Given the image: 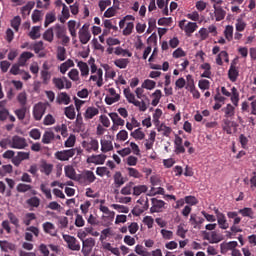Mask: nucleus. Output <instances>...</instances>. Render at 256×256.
Returning <instances> with one entry per match:
<instances>
[{"label":"nucleus","mask_w":256,"mask_h":256,"mask_svg":"<svg viewBox=\"0 0 256 256\" xmlns=\"http://www.w3.org/2000/svg\"><path fill=\"white\" fill-rule=\"evenodd\" d=\"M35 219H37L35 213H27L24 218V225L29 227V225H31V221H35Z\"/></svg>","instance_id":"obj_61"},{"label":"nucleus","mask_w":256,"mask_h":256,"mask_svg":"<svg viewBox=\"0 0 256 256\" xmlns=\"http://www.w3.org/2000/svg\"><path fill=\"white\" fill-rule=\"evenodd\" d=\"M52 83L54 87H56V89H58L59 91L63 90L64 87L65 89H71L72 87V83L69 81V79H67V77H62V78L55 77L52 79Z\"/></svg>","instance_id":"obj_6"},{"label":"nucleus","mask_w":256,"mask_h":256,"mask_svg":"<svg viewBox=\"0 0 256 256\" xmlns=\"http://www.w3.org/2000/svg\"><path fill=\"white\" fill-rule=\"evenodd\" d=\"M57 39H61V37H64V35H67V30L65 29V26L61 24H56L52 27Z\"/></svg>","instance_id":"obj_22"},{"label":"nucleus","mask_w":256,"mask_h":256,"mask_svg":"<svg viewBox=\"0 0 256 256\" xmlns=\"http://www.w3.org/2000/svg\"><path fill=\"white\" fill-rule=\"evenodd\" d=\"M189 223L194 229H201L200 225L205 223V219L203 217L197 216L195 213H192L190 215Z\"/></svg>","instance_id":"obj_13"},{"label":"nucleus","mask_w":256,"mask_h":256,"mask_svg":"<svg viewBox=\"0 0 256 256\" xmlns=\"http://www.w3.org/2000/svg\"><path fill=\"white\" fill-rule=\"evenodd\" d=\"M114 53L115 55H122V57H133V53L121 47H116Z\"/></svg>","instance_id":"obj_44"},{"label":"nucleus","mask_w":256,"mask_h":256,"mask_svg":"<svg viewBox=\"0 0 256 256\" xmlns=\"http://www.w3.org/2000/svg\"><path fill=\"white\" fill-rule=\"evenodd\" d=\"M44 233L50 235L51 237H57V229H55V224L51 222H45L42 224Z\"/></svg>","instance_id":"obj_16"},{"label":"nucleus","mask_w":256,"mask_h":256,"mask_svg":"<svg viewBox=\"0 0 256 256\" xmlns=\"http://www.w3.org/2000/svg\"><path fill=\"white\" fill-rule=\"evenodd\" d=\"M128 175L130 177H133L134 179H141V177H143V174H141V172H139V170L135 169V168H131L128 167L126 168Z\"/></svg>","instance_id":"obj_43"},{"label":"nucleus","mask_w":256,"mask_h":256,"mask_svg":"<svg viewBox=\"0 0 256 256\" xmlns=\"http://www.w3.org/2000/svg\"><path fill=\"white\" fill-rule=\"evenodd\" d=\"M79 39L82 45H87L88 41H91V32H89L88 24H84L79 30Z\"/></svg>","instance_id":"obj_8"},{"label":"nucleus","mask_w":256,"mask_h":256,"mask_svg":"<svg viewBox=\"0 0 256 256\" xmlns=\"http://www.w3.org/2000/svg\"><path fill=\"white\" fill-rule=\"evenodd\" d=\"M238 243L237 241H230L228 243H222L220 245L221 253H227V251H234L237 247Z\"/></svg>","instance_id":"obj_20"},{"label":"nucleus","mask_w":256,"mask_h":256,"mask_svg":"<svg viewBox=\"0 0 256 256\" xmlns=\"http://www.w3.org/2000/svg\"><path fill=\"white\" fill-rule=\"evenodd\" d=\"M237 61L234 59L231 62L230 68L228 70V79L232 82L235 83L237 79L239 78V69H237Z\"/></svg>","instance_id":"obj_9"},{"label":"nucleus","mask_w":256,"mask_h":256,"mask_svg":"<svg viewBox=\"0 0 256 256\" xmlns=\"http://www.w3.org/2000/svg\"><path fill=\"white\" fill-rule=\"evenodd\" d=\"M17 101L21 105V107H25V105H27V93H19L17 96Z\"/></svg>","instance_id":"obj_59"},{"label":"nucleus","mask_w":256,"mask_h":256,"mask_svg":"<svg viewBox=\"0 0 256 256\" xmlns=\"http://www.w3.org/2000/svg\"><path fill=\"white\" fill-rule=\"evenodd\" d=\"M62 237L65 243H67V247L70 249V251H81V244L79 243V240L75 238V236L63 234Z\"/></svg>","instance_id":"obj_2"},{"label":"nucleus","mask_w":256,"mask_h":256,"mask_svg":"<svg viewBox=\"0 0 256 256\" xmlns=\"http://www.w3.org/2000/svg\"><path fill=\"white\" fill-rule=\"evenodd\" d=\"M81 179H84L86 181V183L91 185V183H95V179H97V177L95 176V173H93V171L85 170L82 173Z\"/></svg>","instance_id":"obj_21"},{"label":"nucleus","mask_w":256,"mask_h":256,"mask_svg":"<svg viewBox=\"0 0 256 256\" xmlns=\"http://www.w3.org/2000/svg\"><path fill=\"white\" fill-rule=\"evenodd\" d=\"M90 81L96 82L97 87H103V69L99 68L96 75H91Z\"/></svg>","instance_id":"obj_19"},{"label":"nucleus","mask_w":256,"mask_h":256,"mask_svg":"<svg viewBox=\"0 0 256 256\" xmlns=\"http://www.w3.org/2000/svg\"><path fill=\"white\" fill-rule=\"evenodd\" d=\"M130 61L128 58H119L114 61V65L118 67V69H127Z\"/></svg>","instance_id":"obj_32"},{"label":"nucleus","mask_w":256,"mask_h":256,"mask_svg":"<svg viewBox=\"0 0 256 256\" xmlns=\"http://www.w3.org/2000/svg\"><path fill=\"white\" fill-rule=\"evenodd\" d=\"M107 139H102L100 141L102 153H109V151H113V142L111 141V136H107Z\"/></svg>","instance_id":"obj_17"},{"label":"nucleus","mask_w":256,"mask_h":256,"mask_svg":"<svg viewBox=\"0 0 256 256\" xmlns=\"http://www.w3.org/2000/svg\"><path fill=\"white\" fill-rule=\"evenodd\" d=\"M27 203L30 207H39V205H41V199H39L37 196H34L29 198Z\"/></svg>","instance_id":"obj_60"},{"label":"nucleus","mask_w":256,"mask_h":256,"mask_svg":"<svg viewBox=\"0 0 256 256\" xmlns=\"http://www.w3.org/2000/svg\"><path fill=\"white\" fill-rule=\"evenodd\" d=\"M198 87L201 89V91H205L211 87V82L207 79H201L198 82Z\"/></svg>","instance_id":"obj_54"},{"label":"nucleus","mask_w":256,"mask_h":256,"mask_svg":"<svg viewBox=\"0 0 256 256\" xmlns=\"http://www.w3.org/2000/svg\"><path fill=\"white\" fill-rule=\"evenodd\" d=\"M77 67L80 69V73L82 77L89 76V65L83 61H79Z\"/></svg>","instance_id":"obj_31"},{"label":"nucleus","mask_w":256,"mask_h":256,"mask_svg":"<svg viewBox=\"0 0 256 256\" xmlns=\"http://www.w3.org/2000/svg\"><path fill=\"white\" fill-rule=\"evenodd\" d=\"M225 117H233L235 115V107L231 104H227L226 107L222 108Z\"/></svg>","instance_id":"obj_42"},{"label":"nucleus","mask_w":256,"mask_h":256,"mask_svg":"<svg viewBox=\"0 0 256 256\" xmlns=\"http://www.w3.org/2000/svg\"><path fill=\"white\" fill-rule=\"evenodd\" d=\"M232 127H237V123L232 122L229 119H225L222 129L227 133V135H231L233 133Z\"/></svg>","instance_id":"obj_26"},{"label":"nucleus","mask_w":256,"mask_h":256,"mask_svg":"<svg viewBox=\"0 0 256 256\" xmlns=\"http://www.w3.org/2000/svg\"><path fill=\"white\" fill-rule=\"evenodd\" d=\"M11 149H25L27 147V140L24 137L15 135L9 140Z\"/></svg>","instance_id":"obj_5"},{"label":"nucleus","mask_w":256,"mask_h":256,"mask_svg":"<svg viewBox=\"0 0 256 256\" xmlns=\"http://www.w3.org/2000/svg\"><path fill=\"white\" fill-rule=\"evenodd\" d=\"M157 85V83L153 80L146 79L143 84L142 88L143 89H148V91L153 90V88Z\"/></svg>","instance_id":"obj_58"},{"label":"nucleus","mask_w":256,"mask_h":256,"mask_svg":"<svg viewBox=\"0 0 256 256\" xmlns=\"http://www.w3.org/2000/svg\"><path fill=\"white\" fill-rule=\"evenodd\" d=\"M31 189H33V186L30 184L19 183L16 186V191L18 193H27L28 191H31Z\"/></svg>","instance_id":"obj_37"},{"label":"nucleus","mask_w":256,"mask_h":256,"mask_svg":"<svg viewBox=\"0 0 256 256\" xmlns=\"http://www.w3.org/2000/svg\"><path fill=\"white\" fill-rule=\"evenodd\" d=\"M35 7V2L29 1L25 6L21 8V13L23 16L29 15L31 13V10Z\"/></svg>","instance_id":"obj_40"},{"label":"nucleus","mask_w":256,"mask_h":256,"mask_svg":"<svg viewBox=\"0 0 256 256\" xmlns=\"http://www.w3.org/2000/svg\"><path fill=\"white\" fill-rule=\"evenodd\" d=\"M26 114H27L26 106H21L20 109L15 110V115L19 119V121H23V119H25Z\"/></svg>","instance_id":"obj_49"},{"label":"nucleus","mask_w":256,"mask_h":256,"mask_svg":"<svg viewBox=\"0 0 256 256\" xmlns=\"http://www.w3.org/2000/svg\"><path fill=\"white\" fill-rule=\"evenodd\" d=\"M43 124L44 125H55V117H53V115L51 114H47L45 117H44V120H43Z\"/></svg>","instance_id":"obj_64"},{"label":"nucleus","mask_w":256,"mask_h":256,"mask_svg":"<svg viewBox=\"0 0 256 256\" xmlns=\"http://www.w3.org/2000/svg\"><path fill=\"white\" fill-rule=\"evenodd\" d=\"M82 147L87 151V153H92V151H99V141L97 139H91L90 142L84 141Z\"/></svg>","instance_id":"obj_11"},{"label":"nucleus","mask_w":256,"mask_h":256,"mask_svg":"<svg viewBox=\"0 0 256 256\" xmlns=\"http://www.w3.org/2000/svg\"><path fill=\"white\" fill-rule=\"evenodd\" d=\"M108 92L112 96H106L105 97V103L106 105H113V103H117L121 99V95L117 94V91L115 88H109Z\"/></svg>","instance_id":"obj_10"},{"label":"nucleus","mask_w":256,"mask_h":256,"mask_svg":"<svg viewBox=\"0 0 256 256\" xmlns=\"http://www.w3.org/2000/svg\"><path fill=\"white\" fill-rule=\"evenodd\" d=\"M133 185H135L133 182L127 183L125 187L121 189V195H131L133 193Z\"/></svg>","instance_id":"obj_45"},{"label":"nucleus","mask_w":256,"mask_h":256,"mask_svg":"<svg viewBox=\"0 0 256 256\" xmlns=\"http://www.w3.org/2000/svg\"><path fill=\"white\" fill-rule=\"evenodd\" d=\"M53 139H55V133L46 131L42 136V143H44V145H49Z\"/></svg>","instance_id":"obj_34"},{"label":"nucleus","mask_w":256,"mask_h":256,"mask_svg":"<svg viewBox=\"0 0 256 256\" xmlns=\"http://www.w3.org/2000/svg\"><path fill=\"white\" fill-rule=\"evenodd\" d=\"M54 37H55V33L53 30V27L48 28L43 34L44 41H48V43H53Z\"/></svg>","instance_id":"obj_35"},{"label":"nucleus","mask_w":256,"mask_h":256,"mask_svg":"<svg viewBox=\"0 0 256 256\" xmlns=\"http://www.w3.org/2000/svg\"><path fill=\"white\" fill-rule=\"evenodd\" d=\"M113 179L114 185L117 189H119V187H122V185H125V178L123 177V174H121V172H115Z\"/></svg>","instance_id":"obj_25"},{"label":"nucleus","mask_w":256,"mask_h":256,"mask_svg":"<svg viewBox=\"0 0 256 256\" xmlns=\"http://www.w3.org/2000/svg\"><path fill=\"white\" fill-rule=\"evenodd\" d=\"M110 119L112 120V123L116 125L117 127L125 125V120L123 118L119 117V114L116 112H112L109 114Z\"/></svg>","instance_id":"obj_27"},{"label":"nucleus","mask_w":256,"mask_h":256,"mask_svg":"<svg viewBox=\"0 0 256 256\" xmlns=\"http://www.w3.org/2000/svg\"><path fill=\"white\" fill-rule=\"evenodd\" d=\"M75 153H77V149L72 148L68 150L57 151L54 154L55 159L58 161H69L72 157H75Z\"/></svg>","instance_id":"obj_4"},{"label":"nucleus","mask_w":256,"mask_h":256,"mask_svg":"<svg viewBox=\"0 0 256 256\" xmlns=\"http://www.w3.org/2000/svg\"><path fill=\"white\" fill-rule=\"evenodd\" d=\"M186 79H187L186 89H188V91H192L193 89L197 88L195 87V79H193V76L191 74H188L186 76Z\"/></svg>","instance_id":"obj_51"},{"label":"nucleus","mask_w":256,"mask_h":256,"mask_svg":"<svg viewBox=\"0 0 256 256\" xmlns=\"http://www.w3.org/2000/svg\"><path fill=\"white\" fill-rule=\"evenodd\" d=\"M197 23L195 22H188L184 28V32L186 33L187 37H191L195 31H197Z\"/></svg>","instance_id":"obj_29"},{"label":"nucleus","mask_w":256,"mask_h":256,"mask_svg":"<svg viewBox=\"0 0 256 256\" xmlns=\"http://www.w3.org/2000/svg\"><path fill=\"white\" fill-rule=\"evenodd\" d=\"M135 28V24L133 22H128L126 24L125 29L123 30V35L126 37L133 33V29Z\"/></svg>","instance_id":"obj_63"},{"label":"nucleus","mask_w":256,"mask_h":256,"mask_svg":"<svg viewBox=\"0 0 256 256\" xmlns=\"http://www.w3.org/2000/svg\"><path fill=\"white\" fill-rule=\"evenodd\" d=\"M225 15H227V12H225L223 8H217L215 10L216 21H223V19H225Z\"/></svg>","instance_id":"obj_56"},{"label":"nucleus","mask_w":256,"mask_h":256,"mask_svg":"<svg viewBox=\"0 0 256 256\" xmlns=\"http://www.w3.org/2000/svg\"><path fill=\"white\" fill-rule=\"evenodd\" d=\"M153 100L151 102V105L153 107H157L159 105V102L161 101V97H163V92L159 89L155 90V92L152 93Z\"/></svg>","instance_id":"obj_30"},{"label":"nucleus","mask_w":256,"mask_h":256,"mask_svg":"<svg viewBox=\"0 0 256 256\" xmlns=\"http://www.w3.org/2000/svg\"><path fill=\"white\" fill-rule=\"evenodd\" d=\"M130 135L131 137H133V139H136L138 141H143V139H145V133L141 131V128L134 130L133 132H131Z\"/></svg>","instance_id":"obj_41"},{"label":"nucleus","mask_w":256,"mask_h":256,"mask_svg":"<svg viewBox=\"0 0 256 256\" xmlns=\"http://www.w3.org/2000/svg\"><path fill=\"white\" fill-rule=\"evenodd\" d=\"M34 55L31 52H23L18 60L19 66L20 67H25V64L27 63V61H29V59L33 58Z\"/></svg>","instance_id":"obj_28"},{"label":"nucleus","mask_w":256,"mask_h":256,"mask_svg":"<svg viewBox=\"0 0 256 256\" xmlns=\"http://www.w3.org/2000/svg\"><path fill=\"white\" fill-rule=\"evenodd\" d=\"M217 221L220 229H229V223H227V218L225 217V214H222V216H219L217 218Z\"/></svg>","instance_id":"obj_47"},{"label":"nucleus","mask_w":256,"mask_h":256,"mask_svg":"<svg viewBox=\"0 0 256 256\" xmlns=\"http://www.w3.org/2000/svg\"><path fill=\"white\" fill-rule=\"evenodd\" d=\"M64 113L68 119H75V106L70 105L66 107Z\"/></svg>","instance_id":"obj_50"},{"label":"nucleus","mask_w":256,"mask_h":256,"mask_svg":"<svg viewBox=\"0 0 256 256\" xmlns=\"http://www.w3.org/2000/svg\"><path fill=\"white\" fill-rule=\"evenodd\" d=\"M39 31H41V27L39 26H34L32 27V30L29 32V37L30 39H39V37H41V33H39Z\"/></svg>","instance_id":"obj_46"},{"label":"nucleus","mask_w":256,"mask_h":256,"mask_svg":"<svg viewBox=\"0 0 256 256\" xmlns=\"http://www.w3.org/2000/svg\"><path fill=\"white\" fill-rule=\"evenodd\" d=\"M45 111H47V105L41 102L36 104L33 108V117L35 121H41L45 115Z\"/></svg>","instance_id":"obj_7"},{"label":"nucleus","mask_w":256,"mask_h":256,"mask_svg":"<svg viewBox=\"0 0 256 256\" xmlns=\"http://www.w3.org/2000/svg\"><path fill=\"white\" fill-rule=\"evenodd\" d=\"M147 189H149L147 185H133L132 195L139 197V195H141L142 193H147Z\"/></svg>","instance_id":"obj_33"},{"label":"nucleus","mask_w":256,"mask_h":256,"mask_svg":"<svg viewBox=\"0 0 256 256\" xmlns=\"http://www.w3.org/2000/svg\"><path fill=\"white\" fill-rule=\"evenodd\" d=\"M67 50L63 46H58L57 48V60L58 61H65L67 59Z\"/></svg>","instance_id":"obj_38"},{"label":"nucleus","mask_w":256,"mask_h":256,"mask_svg":"<svg viewBox=\"0 0 256 256\" xmlns=\"http://www.w3.org/2000/svg\"><path fill=\"white\" fill-rule=\"evenodd\" d=\"M242 217H249L250 219H253V209L252 208H243L238 211Z\"/></svg>","instance_id":"obj_52"},{"label":"nucleus","mask_w":256,"mask_h":256,"mask_svg":"<svg viewBox=\"0 0 256 256\" xmlns=\"http://www.w3.org/2000/svg\"><path fill=\"white\" fill-rule=\"evenodd\" d=\"M57 21V17L54 12L47 13L45 16L44 27H49L51 23H55Z\"/></svg>","instance_id":"obj_36"},{"label":"nucleus","mask_w":256,"mask_h":256,"mask_svg":"<svg viewBox=\"0 0 256 256\" xmlns=\"http://www.w3.org/2000/svg\"><path fill=\"white\" fill-rule=\"evenodd\" d=\"M235 27H236V31L243 32V31H245V28L247 27V23H245V21H243V19L238 18Z\"/></svg>","instance_id":"obj_62"},{"label":"nucleus","mask_w":256,"mask_h":256,"mask_svg":"<svg viewBox=\"0 0 256 256\" xmlns=\"http://www.w3.org/2000/svg\"><path fill=\"white\" fill-rule=\"evenodd\" d=\"M221 93L225 95V97H231L230 99L235 107L239 106V91L235 87H232L231 92H229L225 86H222Z\"/></svg>","instance_id":"obj_3"},{"label":"nucleus","mask_w":256,"mask_h":256,"mask_svg":"<svg viewBox=\"0 0 256 256\" xmlns=\"http://www.w3.org/2000/svg\"><path fill=\"white\" fill-rule=\"evenodd\" d=\"M224 37L228 42L233 41V26L227 25L224 30Z\"/></svg>","instance_id":"obj_39"},{"label":"nucleus","mask_w":256,"mask_h":256,"mask_svg":"<svg viewBox=\"0 0 256 256\" xmlns=\"http://www.w3.org/2000/svg\"><path fill=\"white\" fill-rule=\"evenodd\" d=\"M100 211L107 215L109 219H115V212L109 210V207L100 205Z\"/></svg>","instance_id":"obj_55"},{"label":"nucleus","mask_w":256,"mask_h":256,"mask_svg":"<svg viewBox=\"0 0 256 256\" xmlns=\"http://www.w3.org/2000/svg\"><path fill=\"white\" fill-rule=\"evenodd\" d=\"M41 173H44L47 176H49L50 173H53V164H49L47 162L42 163Z\"/></svg>","instance_id":"obj_48"},{"label":"nucleus","mask_w":256,"mask_h":256,"mask_svg":"<svg viewBox=\"0 0 256 256\" xmlns=\"http://www.w3.org/2000/svg\"><path fill=\"white\" fill-rule=\"evenodd\" d=\"M68 77L69 79H71V81H74L75 83H79V70L77 69H72L69 73H68Z\"/></svg>","instance_id":"obj_53"},{"label":"nucleus","mask_w":256,"mask_h":256,"mask_svg":"<svg viewBox=\"0 0 256 256\" xmlns=\"http://www.w3.org/2000/svg\"><path fill=\"white\" fill-rule=\"evenodd\" d=\"M124 97L127 99L128 103H131L135 107H139V111L145 112L147 109V104H145V101H138L135 99V94L131 92L130 88H125L124 91Z\"/></svg>","instance_id":"obj_1"},{"label":"nucleus","mask_w":256,"mask_h":256,"mask_svg":"<svg viewBox=\"0 0 256 256\" xmlns=\"http://www.w3.org/2000/svg\"><path fill=\"white\" fill-rule=\"evenodd\" d=\"M11 27L14 28V31H19V27H21V17L16 16L11 20Z\"/></svg>","instance_id":"obj_57"},{"label":"nucleus","mask_w":256,"mask_h":256,"mask_svg":"<svg viewBox=\"0 0 256 256\" xmlns=\"http://www.w3.org/2000/svg\"><path fill=\"white\" fill-rule=\"evenodd\" d=\"M174 147L176 155L185 153V146H183V138H181V136L175 135Z\"/></svg>","instance_id":"obj_15"},{"label":"nucleus","mask_w":256,"mask_h":256,"mask_svg":"<svg viewBox=\"0 0 256 256\" xmlns=\"http://www.w3.org/2000/svg\"><path fill=\"white\" fill-rule=\"evenodd\" d=\"M64 173L65 176L68 177V179H72V181H75L77 179V172L75 171V168L71 165H67L64 167Z\"/></svg>","instance_id":"obj_23"},{"label":"nucleus","mask_w":256,"mask_h":256,"mask_svg":"<svg viewBox=\"0 0 256 256\" xmlns=\"http://www.w3.org/2000/svg\"><path fill=\"white\" fill-rule=\"evenodd\" d=\"M152 207L150 208L151 213H161L163 207H165V201L159 200L157 198H152Z\"/></svg>","instance_id":"obj_12"},{"label":"nucleus","mask_w":256,"mask_h":256,"mask_svg":"<svg viewBox=\"0 0 256 256\" xmlns=\"http://www.w3.org/2000/svg\"><path fill=\"white\" fill-rule=\"evenodd\" d=\"M99 115V109L93 106H90L86 109L84 113V119L89 120L93 119V117Z\"/></svg>","instance_id":"obj_24"},{"label":"nucleus","mask_w":256,"mask_h":256,"mask_svg":"<svg viewBox=\"0 0 256 256\" xmlns=\"http://www.w3.org/2000/svg\"><path fill=\"white\" fill-rule=\"evenodd\" d=\"M58 105H69L71 103V97L67 92H60L56 98Z\"/></svg>","instance_id":"obj_18"},{"label":"nucleus","mask_w":256,"mask_h":256,"mask_svg":"<svg viewBox=\"0 0 256 256\" xmlns=\"http://www.w3.org/2000/svg\"><path fill=\"white\" fill-rule=\"evenodd\" d=\"M106 159L107 155L105 154L92 155L87 158V163H93L94 165H103Z\"/></svg>","instance_id":"obj_14"}]
</instances>
